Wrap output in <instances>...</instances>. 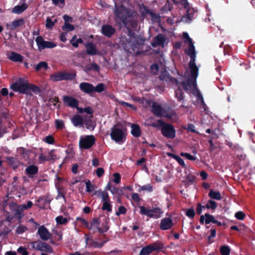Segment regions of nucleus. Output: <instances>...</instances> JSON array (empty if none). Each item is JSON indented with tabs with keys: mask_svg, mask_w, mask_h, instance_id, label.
<instances>
[{
	"mask_svg": "<svg viewBox=\"0 0 255 255\" xmlns=\"http://www.w3.org/2000/svg\"><path fill=\"white\" fill-rule=\"evenodd\" d=\"M43 141L49 144H52L54 142V138L52 135H48L43 139Z\"/></svg>",
	"mask_w": 255,
	"mask_h": 255,
	"instance_id": "de8ad7c7",
	"label": "nucleus"
},
{
	"mask_svg": "<svg viewBox=\"0 0 255 255\" xmlns=\"http://www.w3.org/2000/svg\"><path fill=\"white\" fill-rule=\"evenodd\" d=\"M86 191L88 192H91L94 190V187L90 180L86 182Z\"/></svg>",
	"mask_w": 255,
	"mask_h": 255,
	"instance_id": "603ef678",
	"label": "nucleus"
},
{
	"mask_svg": "<svg viewBox=\"0 0 255 255\" xmlns=\"http://www.w3.org/2000/svg\"><path fill=\"white\" fill-rule=\"evenodd\" d=\"M205 220V223L208 224L212 222L213 223H217L218 221L214 218V216L208 214H206L205 216H201L200 217V222L203 223Z\"/></svg>",
	"mask_w": 255,
	"mask_h": 255,
	"instance_id": "5701e85b",
	"label": "nucleus"
},
{
	"mask_svg": "<svg viewBox=\"0 0 255 255\" xmlns=\"http://www.w3.org/2000/svg\"><path fill=\"white\" fill-rule=\"evenodd\" d=\"M28 247L31 250H36L49 253H51L53 251L52 248L50 245L40 241L32 242L28 245Z\"/></svg>",
	"mask_w": 255,
	"mask_h": 255,
	"instance_id": "423d86ee",
	"label": "nucleus"
},
{
	"mask_svg": "<svg viewBox=\"0 0 255 255\" xmlns=\"http://www.w3.org/2000/svg\"><path fill=\"white\" fill-rule=\"evenodd\" d=\"M26 230H27V228L26 227L22 226V225H20L18 227H17L16 230V233L17 234H21L23 233L24 232H25Z\"/></svg>",
	"mask_w": 255,
	"mask_h": 255,
	"instance_id": "3c124183",
	"label": "nucleus"
},
{
	"mask_svg": "<svg viewBox=\"0 0 255 255\" xmlns=\"http://www.w3.org/2000/svg\"><path fill=\"white\" fill-rule=\"evenodd\" d=\"M51 200L52 198L49 196H43L37 199V206L41 209H44L49 206Z\"/></svg>",
	"mask_w": 255,
	"mask_h": 255,
	"instance_id": "9b49d317",
	"label": "nucleus"
},
{
	"mask_svg": "<svg viewBox=\"0 0 255 255\" xmlns=\"http://www.w3.org/2000/svg\"><path fill=\"white\" fill-rule=\"evenodd\" d=\"M180 155L181 156L186 157L187 159H188L190 160L194 161L196 160V157L195 156L191 155L190 154H189L188 153L181 152L180 153Z\"/></svg>",
	"mask_w": 255,
	"mask_h": 255,
	"instance_id": "09e8293b",
	"label": "nucleus"
},
{
	"mask_svg": "<svg viewBox=\"0 0 255 255\" xmlns=\"http://www.w3.org/2000/svg\"><path fill=\"white\" fill-rule=\"evenodd\" d=\"M7 56L8 59L13 62H22L23 60L22 56L15 52H10L7 54Z\"/></svg>",
	"mask_w": 255,
	"mask_h": 255,
	"instance_id": "a211bd4d",
	"label": "nucleus"
},
{
	"mask_svg": "<svg viewBox=\"0 0 255 255\" xmlns=\"http://www.w3.org/2000/svg\"><path fill=\"white\" fill-rule=\"evenodd\" d=\"M115 32V29L109 25H104L102 28V33L107 37H111Z\"/></svg>",
	"mask_w": 255,
	"mask_h": 255,
	"instance_id": "aec40b11",
	"label": "nucleus"
},
{
	"mask_svg": "<svg viewBox=\"0 0 255 255\" xmlns=\"http://www.w3.org/2000/svg\"><path fill=\"white\" fill-rule=\"evenodd\" d=\"M152 112L157 117L166 116L165 112L162 109L161 106L156 104H153L152 107Z\"/></svg>",
	"mask_w": 255,
	"mask_h": 255,
	"instance_id": "6ab92c4d",
	"label": "nucleus"
},
{
	"mask_svg": "<svg viewBox=\"0 0 255 255\" xmlns=\"http://www.w3.org/2000/svg\"><path fill=\"white\" fill-rule=\"evenodd\" d=\"M217 203L215 201L213 200H209L208 203L206 204L205 206V208L207 209H211L212 210H214L217 208Z\"/></svg>",
	"mask_w": 255,
	"mask_h": 255,
	"instance_id": "c9c22d12",
	"label": "nucleus"
},
{
	"mask_svg": "<svg viewBox=\"0 0 255 255\" xmlns=\"http://www.w3.org/2000/svg\"><path fill=\"white\" fill-rule=\"evenodd\" d=\"M115 7L116 16L121 20L124 21L129 14L128 10L123 5L118 6L116 3H115Z\"/></svg>",
	"mask_w": 255,
	"mask_h": 255,
	"instance_id": "1a4fd4ad",
	"label": "nucleus"
},
{
	"mask_svg": "<svg viewBox=\"0 0 255 255\" xmlns=\"http://www.w3.org/2000/svg\"><path fill=\"white\" fill-rule=\"evenodd\" d=\"M113 182L116 184H119L121 181V176L120 174L115 173L114 174Z\"/></svg>",
	"mask_w": 255,
	"mask_h": 255,
	"instance_id": "13d9d810",
	"label": "nucleus"
},
{
	"mask_svg": "<svg viewBox=\"0 0 255 255\" xmlns=\"http://www.w3.org/2000/svg\"><path fill=\"white\" fill-rule=\"evenodd\" d=\"M56 223L59 225H65L68 222V220L66 218H64L61 216L57 217L55 219Z\"/></svg>",
	"mask_w": 255,
	"mask_h": 255,
	"instance_id": "e433bc0d",
	"label": "nucleus"
},
{
	"mask_svg": "<svg viewBox=\"0 0 255 255\" xmlns=\"http://www.w3.org/2000/svg\"><path fill=\"white\" fill-rule=\"evenodd\" d=\"M27 86V92L29 90L36 94H37L40 92V88L33 84L28 83Z\"/></svg>",
	"mask_w": 255,
	"mask_h": 255,
	"instance_id": "72a5a7b5",
	"label": "nucleus"
},
{
	"mask_svg": "<svg viewBox=\"0 0 255 255\" xmlns=\"http://www.w3.org/2000/svg\"><path fill=\"white\" fill-rule=\"evenodd\" d=\"M80 90L87 94L92 95L94 93V86L90 83L82 82L79 85Z\"/></svg>",
	"mask_w": 255,
	"mask_h": 255,
	"instance_id": "ddd939ff",
	"label": "nucleus"
},
{
	"mask_svg": "<svg viewBox=\"0 0 255 255\" xmlns=\"http://www.w3.org/2000/svg\"><path fill=\"white\" fill-rule=\"evenodd\" d=\"M131 133L134 137H139L141 134L140 128L139 126L136 124H131Z\"/></svg>",
	"mask_w": 255,
	"mask_h": 255,
	"instance_id": "cd10ccee",
	"label": "nucleus"
},
{
	"mask_svg": "<svg viewBox=\"0 0 255 255\" xmlns=\"http://www.w3.org/2000/svg\"><path fill=\"white\" fill-rule=\"evenodd\" d=\"M17 252L22 255H28V252L25 248L20 247L17 250Z\"/></svg>",
	"mask_w": 255,
	"mask_h": 255,
	"instance_id": "4d7b16f0",
	"label": "nucleus"
},
{
	"mask_svg": "<svg viewBox=\"0 0 255 255\" xmlns=\"http://www.w3.org/2000/svg\"><path fill=\"white\" fill-rule=\"evenodd\" d=\"M104 85L103 83H99L96 87L94 86V93L95 92L100 93L104 91Z\"/></svg>",
	"mask_w": 255,
	"mask_h": 255,
	"instance_id": "79ce46f5",
	"label": "nucleus"
},
{
	"mask_svg": "<svg viewBox=\"0 0 255 255\" xmlns=\"http://www.w3.org/2000/svg\"><path fill=\"white\" fill-rule=\"evenodd\" d=\"M186 215L189 217L193 218L195 216L194 210L193 209H188L186 211Z\"/></svg>",
	"mask_w": 255,
	"mask_h": 255,
	"instance_id": "69168bd1",
	"label": "nucleus"
},
{
	"mask_svg": "<svg viewBox=\"0 0 255 255\" xmlns=\"http://www.w3.org/2000/svg\"><path fill=\"white\" fill-rule=\"evenodd\" d=\"M55 124L56 128L58 129H63L65 127L64 121L61 120H56Z\"/></svg>",
	"mask_w": 255,
	"mask_h": 255,
	"instance_id": "a19ab883",
	"label": "nucleus"
},
{
	"mask_svg": "<svg viewBox=\"0 0 255 255\" xmlns=\"http://www.w3.org/2000/svg\"><path fill=\"white\" fill-rule=\"evenodd\" d=\"M102 209L107 210L108 212L112 211V205L110 204V201L103 202Z\"/></svg>",
	"mask_w": 255,
	"mask_h": 255,
	"instance_id": "58836bf2",
	"label": "nucleus"
},
{
	"mask_svg": "<svg viewBox=\"0 0 255 255\" xmlns=\"http://www.w3.org/2000/svg\"><path fill=\"white\" fill-rule=\"evenodd\" d=\"M183 38L185 39L186 43H191L192 42V39L189 37L188 33L184 32L183 34Z\"/></svg>",
	"mask_w": 255,
	"mask_h": 255,
	"instance_id": "338daca9",
	"label": "nucleus"
},
{
	"mask_svg": "<svg viewBox=\"0 0 255 255\" xmlns=\"http://www.w3.org/2000/svg\"><path fill=\"white\" fill-rule=\"evenodd\" d=\"M106 189L110 190L113 194L117 193V192L118 191V188L113 187L110 183H109L107 185V186L106 187Z\"/></svg>",
	"mask_w": 255,
	"mask_h": 255,
	"instance_id": "5fc2aeb1",
	"label": "nucleus"
},
{
	"mask_svg": "<svg viewBox=\"0 0 255 255\" xmlns=\"http://www.w3.org/2000/svg\"><path fill=\"white\" fill-rule=\"evenodd\" d=\"M35 42L38 47V49L39 51H41L43 49V46L44 45L45 40L43 39L42 36H37L35 38Z\"/></svg>",
	"mask_w": 255,
	"mask_h": 255,
	"instance_id": "2f4dec72",
	"label": "nucleus"
},
{
	"mask_svg": "<svg viewBox=\"0 0 255 255\" xmlns=\"http://www.w3.org/2000/svg\"><path fill=\"white\" fill-rule=\"evenodd\" d=\"M95 194L98 197L101 198L103 203L106 201H110V200L108 193L106 191L98 190L96 191Z\"/></svg>",
	"mask_w": 255,
	"mask_h": 255,
	"instance_id": "b1692460",
	"label": "nucleus"
},
{
	"mask_svg": "<svg viewBox=\"0 0 255 255\" xmlns=\"http://www.w3.org/2000/svg\"><path fill=\"white\" fill-rule=\"evenodd\" d=\"M164 248V245L160 242H154L143 247L139 255H148L153 251L159 252Z\"/></svg>",
	"mask_w": 255,
	"mask_h": 255,
	"instance_id": "0eeeda50",
	"label": "nucleus"
},
{
	"mask_svg": "<svg viewBox=\"0 0 255 255\" xmlns=\"http://www.w3.org/2000/svg\"><path fill=\"white\" fill-rule=\"evenodd\" d=\"M9 209L15 213V214L16 215H19L21 214V211L20 205H18L17 204L12 202L10 203L9 205Z\"/></svg>",
	"mask_w": 255,
	"mask_h": 255,
	"instance_id": "bb28decb",
	"label": "nucleus"
},
{
	"mask_svg": "<svg viewBox=\"0 0 255 255\" xmlns=\"http://www.w3.org/2000/svg\"><path fill=\"white\" fill-rule=\"evenodd\" d=\"M119 102L121 105L126 106L128 107H129L134 110H135L136 109V107L134 106H133V105L130 104L128 103H127V102H125L124 101H120Z\"/></svg>",
	"mask_w": 255,
	"mask_h": 255,
	"instance_id": "bf43d9fd",
	"label": "nucleus"
},
{
	"mask_svg": "<svg viewBox=\"0 0 255 255\" xmlns=\"http://www.w3.org/2000/svg\"><path fill=\"white\" fill-rule=\"evenodd\" d=\"M220 253L222 255H230V249L229 246H223L220 248Z\"/></svg>",
	"mask_w": 255,
	"mask_h": 255,
	"instance_id": "f704fd0d",
	"label": "nucleus"
},
{
	"mask_svg": "<svg viewBox=\"0 0 255 255\" xmlns=\"http://www.w3.org/2000/svg\"><path fill=\"white\" fill-rule=\"evenodd\" d=\"M245 214L243 212H241V211H239V212H237L235 214V217L237 219H238L239 220H243L245 218Z\"/></svg>",
	"mask_w": 255,
	"mask_h": 255,
	"instance_id": "052dcab7",
	"label": "nucleus"
},
{
	"mask_svg": "<svg viewBox=\"0 0 255 255\" xmlns=\"http://www.w3.org/2000/svg\"><path fill=\"white\" fill-rule=\"evenodd\" d=\"M173 225L172 220L169 218H164L161 220L160 228L162 230H167L172 228Z\"/></svg>",
	"mask_w": 255,
	"mask_h": 255,
	"instance_id": "dca6fc26",
	"label": "nucleus"
},
{
	"mask_svg": "<svg viewBox=\"0 0 255 255\" xmlns=\"http://www.w3.org/2000/svg\"><path fill=\"white\" fill-rule=\"evenodd\" d=\"M165 40L166 38L164 35L161 34H158L154 37L151 43V45L153 47H155L158 45L163 47Z\"/></svg>",
	"mask_w": 255,
	"mask_h": 255,
	"instance_id": "f3484780",
	"label": "nucleus"
},
{
	"mask_svg": "<svg viewBox=\"0 0 255 255\" xmlns=\"http://www.w3.org/2000/svg\"><path fill=\"white\" fill-rule=\"evenodd\" d=\"M76 77L75 73H63V80H73Z\"/></svg>",
	"mask_w": 255,
	"mask_h": 255,
	"instance_id": "4c0bfd02",
	"label": "nucleus"
},
{
	"mask_svg": "<svg viewBox=\"0 0 255 255\" xmlns=\"http://www.w3.org/2000/svg\"><path fill=\"white\" fill-rule=\"evenodd\" d=\"M70 43L75 47H78L79 43L76 39V36H74L70 40Z\"/></svg>",
	"mask_w": 255,
	"mask_h": 255,
	"instance_id": "0e129e2a",
	"label": "nucleus"
},
{
	"mask_svg": "<svg viewBox=\"0 0 255 255\" xmlns=\"http://www.w3.org/2000/svg\"><path fill=\"white\" fill-rule=\"evenodd\" d=\"M48 67V65L46 62H41L39 63L35 67V70L36 71H38L42 68H44V69H46Z\"/></svg>",
	"mask_w": 255,
	"mask_h": 255,
	"instance_id": "c03bdc74",
	"label": "nucleus"
},
{
	"mask_svg": "<svg viewBox=\"0 0 255 255\" xmlns=\"http://www.w3.org/2000/svg\"><path fill=\"white\" fill-rule=\"evenodd\" d=\"M27 81L22 78H20L15 83L10 86V88L15 92L22 94L27 93Z\"/></svg>",
	"mask_w": 255,
	"mask_h": 255,
	"instance_id": "20e7f679",
	"label": "nucleus"
},
{
	"mask_svg": "<svg viewBox=\"0 0 255 255\" xmlns=\"http://www.w3.org/2000/svg\"><path fill=\"white\" fill-rule=\"evenodd\" d=\"M37 166L31 165L28 166L25 169V172L29 176L32 177L34 174H36L38 172Z\"/></svg>",
	"mask_w": 255,
	"mask_h": 255,
	"instance_id": "a878e982",
	"label": "nucleus"
},
{
	"mask_svg": "<svg viewBox=\"0 0 255 255\" xmlns=\"http://www.w3.org/2000/svg\"><path fill=\"white\" fill-rule=\"evenodd\" d=\"M175 96L178 101H181L184 99L183 94L179 88L175 90Z\"/></svg>",
	"mask_w": 255,
	"mask_h": 255,
	"instance_id": "37998d69",
	"label": "nucleus"
},
{
	"mask_svg": "<svg viewBox=\"0 0 255 255\" xmlns=\"http://www.w3.org/2000/svg\"><path fill=\"white\" fill-rule=\"evenodd\" d=\"M127 212V209L124 206H121L119 207L118 210L116 212V215L120 216L121 214H125Z\"/></svg>",
	"mask_w": 255,
	"mask_h": 255,
	"instance_id": "8fccbe9b",
	"label": "nucleus"
},
{
	"mask_svg": "<svg viewBox=\"0 0 255 255\" xmlns=\"http://www.w3.org/2000/svg\"><path fill=\"white\" fill-rule=\"evenodd\" d=\"M161 133L168 138H174L175 137V130L170 124H164L161 127Z\"/></svg>",
	"mask_w": 255,
	"mask_h": 255,
	"instance_id": "6e6552de",
	"label": "nucleus"
},
{
	"mask_svg": "<svg viewBox=\"0 0 255 255\" xmlns=\"http://www.w3.org/2000/svg\"><path fill=\"white\" fill-rule=\"evenodd\" d=\"M54 22H53L50 18L46 19V27L48 28H51L54 25Z\"/></svg>",
	"mask_w": 255,
	"mask_h": 255,
	"instance_id": "e2e57ef3",
	"label": "nucleus"
},
{
	"mask_svg": "<svg viewBox=\"0 0 255 255\" xmlns=\"http://www.w3.org/2000/svg\"><path fill=\"white\" fill-rule=\"evenodd\" d=\"M37 234L39 235L40 239L43 241H47L51 237V234L47 229L44 226H41L39 227L37 231Z\"/></svg>",
	"mask_w": 255,
	"mask_h": 255,
	"instance_id": "f8f14e48",
	"label": "nucleus"
},
{
	"mask_svg": "<svg viewBox=\"0 0 255 255\" xmlns=\"http://www.w3.org/2000/svg\"><path fill=\"white\" fill-rule=\"evenodd\" d=\"M152 186L149 184L139 186V191H144L150 192L152 191Z\"/></svg>",
	"mask_w": 255,
	"mask_h": 255,
	"instance_id": "ea45409f",
	"label": "nucleus"
},
{
	"mask_svg": "<svg viewBox=\"0 0 255 255\" xmlns=\"http://www.w3.org/2000/svg\"><path fill=\"white\" fill-rule=\"evenodd\" d=\"M187 44L188 48L186 50L185 52L190 57L189 62L190 74H189L188 72L185 73L186 80L183 81L181 84L185 91H191L197 97L198 100L200 102L203 108L206 110V105L204 101L203 98L196 87V83L198 75V68L195 64L196 53L195 47L193 42Z\"/></svg>",
	"mask_w": 255,
	"mask_h": 255,
	"instance_id": "f257e3e1",
	"label": "nucleus"
},
{
	"mask_svg": "<svg viewBox=\"0 0 255 255\" xmlns=\"http://www.w3.org/2000/svg\"><path fill=\"white\" fill-rule=\"evenodd\" d=\"M62 28L63 29H66L68 31H72L74 29V26L68 22H65Z\"/></svg>",
	"mask_w": 255,
	"mask_h": 255,
	"instance_id": "6e6d98bb",
	"label": "nucleus"
},
{
	"mask_svg": "<svg viewBox=\"0 0 255 255\" xmlns=\"http://www.w3.org/2000/svg\"><path fill=\"white\" fill-rule=\"evenodd\" d=\"M151 72L153 74H156L159 69V67L156 64H154L150 66Z\"/></svg>",
	"mask_w": 255,
	"mask_h": 255,
	"instance_id": "680f3d73",
	"label": "nucleus"
},
{
	"mask_svg": "<svg viewBox=\"0 0 255 255\" xmlns=\"http://www.w3.org/2000/svg\"><path fill=\"white\" fill-rule=\"evenodd\" d=\"M28 6L26 3L15 6L12 9V12L16 14H20L27 9Z\"/></svg>",
	"mask_w": 255,
	"mask_h": 255,
	"instance_id": "393cba45",
	"label": "nucleus"
},
{
	"mask_svg": "<svg viewBox=\"0 0 255 255\" xmlns=\"http://www.w3.org/2000/svg\"><path fill=\"white\" fill-rule=\"evenodd\" d=\"M33 205V203L31 201H29L26 204L20 205L21 211V213L24 211L25 210H27L29 208H30Z\"/></svg>",
	"mask_w": 255,
	"mask_h": 255,
	"instance_id": "49530a36",
	"label": "nucleus"
},
{
	"mask_svg": "<svg viewBox=\"0 0 255 255\" xmlns=\"http://www.w3.org/2000/svg\"><path fill=\"white\" fill-rule=\"evenodd\" d=\"M186 129L188 131H191L193 132H197L196 130H195V126L193 124H188L187 125V127L186 128Z\"/></svg>",
	"mask_w": 255,
	"mask_h": 255,
	"instance_id": "774afa93",
	"label": "nucleus"
},
{
	"mask_svg": "<svg viewBox=\"0 0 255 255\" xmlns=\"http://www.w3.org/2000/svg\"><path fill=\"white\" fill-rule=\"evenodd\" d=\"M72 123L75 127L82 126L83 124V120L80 115H77L73 117Z\"/></svg>",
	"mask_w": 255,
	"mask_h": 255,
	"instance_id": "c85d7f7f",
	"label": "nucleus"
},
{
	"mask_svg": "<svg viewBox=\"0 0 255 255\" xmlns=\"http://www.w3.org/2000/svg\"><path fill=\"white\" fill-rule=\"evenodd\" d=\"M64 103L70 107L75 108L78 106V101L75 98L69 96H64L63 97Z\"/></svg>",
	"mask_w": 255,
	"mask_h": 255,
	"instance_id": "2eb2a0df",
	"label": "nucleus"
},
{
	"mask_svg": "<svg viewBox=\"0 0 255 255\" xmlns=\"http://www.w3.org/2000/svg\"><path fill=\"white\" fill-rule=\"evenodd\" d=\"M86 52L91 55H94L98 53L96 46L92 43H88L86 44Z\"/></svg>",
	"mask_w": 255,
	"mask_h": 255,
	"instance_id": "4be33fe9",
	"label": "nucleus"
},
{
	"mask_svg": "<svg viewBox=\"0 0 255 255\" xmlns=\"http://www.w3.org/2000/svg\"><path fill=\"white\" fill-rule=\"evenodd\" d=\"M25 24V20L23 18H19L13 20L12 22L6 24V28L7 29L11 30L23 26Z\"/></svg>",
	"mask_w": 255,
	"mask_h": 255,
	"instance_id": "4468645a",
	"label": "nucleus"
},
{
	"mask_svg": "<svg viewBox=\"0 0 255 255\" xmlns=\"http://www.w3.org/2000/svg\"><path fill=\"white\" fill-rule=\"evenodd\" d=\"M216 231L215 229H212L211 230V234L208 237V241L209 242V243H211L213 242V239L216 236Z\"/></svg>",
	"mask_w": 255,
	"mask_h": 255,
	"instance_id": "864d4df0",
	"label": "nucleus"
},
{
	"mask_svg": "<svg viewBox=\"0 0 255 255\" xmlns=\"http://www.w3.org/2000/svg\"><path fill=\"white\" fill-rule=\"evenodd\" d=\"M186 14L183 15L181 18V21L189 23L194 18V10L192 8H188L186 11Z\"/></svg>",
	"mask_w": 255,
	"mask_h": 255,
	"instance_id": "412c9836",
	"label": "nucleus"
},
{
	"mask_svg": "<svg viewBox=\"0 0 255 255\" xmlns=\"http://www.w3.org/2000/svg\"><path fill=\"white\" fill-rule=\"evenodd\" d=\"M126 131L124 128L117 124L111 128L110 136L116 143L122 144L126 139Z\"/></svg>",
	"mask_w": 255,
	"mask_h": 255,
	"instance_id": "f03ea898",
	"label": "nucleus"
},
{
	"mask_svg": "<svg viewBox=\"0 0 255 255\" xmlns=\"http://www.w3.org/2000/svg\"><path fill=\"white\" fill-rule=\"evenodd\" d=\"M56 44L53 42L45 41L43 49L45 48H52L56 46Z\"/></svg>",
	"mask_w": 255,
	"mask_h": 255,
	"instance_id": "a18cd8bd",
	"label": "nucleus"
},
{
	"mask_svg": "<svg viewBox=\"0 0 255 255\" xmlns=\"http://www.w3.org/2000/svg\"><path fill=\"white\" fill-rule=\"evenodd\" d=\"M100 219L98 218H94L91 222V227L96 228L98 232L101 233L106 232L108 231L109 227L106 223L103 224L101 227H100Z\"/></svg>",
	"mask_w": 255,
	"mask_h": 255,
	"instance_id": "9d476101",
	"label": "nucleus"
},
{
	"mask_svg": "<svg viewBox=\"0 0 255 255\" xmlns=\"http://www.w3.org/2000/svg\"><path fill=\"white\" fill-rule=\"evenodd\" d=\"M76 222L77 224H79L80 226H84L89 229L93 228V227H91V224L89 225L88 222L82 218L77 217L76 218Z\"/></svg>",
	"mask_w": 255,
	"mask_h": 255,
	"instance_id": "7c9ffc66",
	"label": "nucleus"
},
{
	"mask_svg": "<svg viewBox=\"0 0 255 255\" xmlns=\"http://www.w3.org/2000/svg\"><path fill=\"white\" fill-rule=\"evenodd\" d=\"M139 213L141 215H146L150 218L157 219L161 216L163 212L159 208L150 209L149 207L145 208L143 206L139 207Z\"/></svg>",
	"mask_w": 255,
	"mask_h": 255,
	"instance_id": "7ed1b4c3",
	"label": "nucleus"
},
{
	"mask_svg": "<svg viewBox=\"0 0 255 255\" xmlns=\"http://www.w3.org/2000/svg\"><path fill=\"white\" fill-rule=\"evenodd\" d=\"M208 195L211 198L217 200H220L222 199L221 194L218 191H215L212 189L210 190Z\"/></svg>",
	"mask_w": 255,
	"mask_h": 255,
	"instance_id": "c756f323",
	"label": "nucleus"
},
{
	"mask_svg": "<svg viewBox=\"0 0 255 255\" xmlns=\"http://www.w3.org/2000/svg\"><path fill=\"white\" fill-rule=\"evenodd\" d=\"M95 142L96 138L93 135L82 136L79 139V147L84 149H90Z\"/></svg>",
	"mask_w": 255,
	"mask_h": 255,
	"instance_id": "39448f33",
	"label": "nucleus"
},
{
	"mask_svg": "<svg viewBox=\"0 0 255 255\" xmlns=\"http://www.w3.org/2000/svg\"><path fill=\"white\" fill-rule=\"evenodd\" d=\"M50 79L53 81L63 80V73L58 72L50 76Z\"/></svg>",
	"mask_w": 255,
	"mask_h": 255,
	"instance_id": "473e14b6",
	"label": "nucleus"
}]
</instances>
